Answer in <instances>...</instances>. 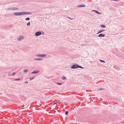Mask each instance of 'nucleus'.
<instances>
[{
    "label": "nucleus",
    "mask_w": 124,
    "mask_h": 124,
    "mask_svg": "<svg viewBox=\"0 0 124 124\" xmlns=\"http://www.w3.org/2000/svg\"><path fill=\"white\" fill-rule=\"evenodd\" d=\"M32 13L31 12H17L14 13V14L16 16H21L24 15L31 14Z\"/></svg>",
    "instance_id": "nucleus-1"
},
{
    "label": "nucleus",
    "mask_w": 124,
    "mask_h": 124,
    "mask_svg": "<svg viewBox=\"0 0 124 124\" xmlns=\"http://www.w3.org/2000/svg\"><path fill=\"white\" fill-rule=\"evenodd\" d=\"M78 68H80L83 69V68L82 67L80 66L77 64L73 65L71 66V68L72 69H76Z\"/></svg>",
    "instance_id": "nucleus-2"
},
{
    "label": "nucleus",
    "mask_w": 124,
    "mask_h": 124,
    "mask_svg": "<svg viewBox=\"0 0 124 124\" xmlns=\"http://www.w3.org/2000/svg\"><path fill=\"white\" fill-rule=\"evenodd\" d=\"M18 9V8L16 7H12L9 8H8V10L14 11L16 10H17Z\"/></svg>",
    "instance_id": "nucleus-3"
},
{
    "label": "nucleus",
    "mask_w": 124,
    "mask_h": 124,
    "mask_svg": "<svg viewBox=\"0 0 124 124\" xmlns=\"http://www.w3.org/2000/svg\"><path fill=\"white\" fill-rule=\"evenodd\" d=\"M24 39V37L22 36H20L17 38V40L19 41H21Z\"/></svg>",
    "instance_id": "nucleus-4"
},
{
    "label": "nucleus",
    "mask_w": 124,
    "mask_h": 124,
    "mask_svg": "<svg viewBox=\"0 0 124 124\" xmlns=\"http://www.w3.org/2000/svg\"><path fill=\"white\" fill-rule=\"evenodd\" d=\"M46 54H38L36 55V56L38 57H45L46 56Z\"/></svg>",
    "instance_id": "nucleus-5"
},
{
    "label": "nucleus",
    "mask_w": 124,
    "mask_h": 124,
    "mask_svg": "<svg viewBox=\"0 0 124 124\" xmlns=\"http://www.w3.org/2000/svg\"><path fill=\"white\" fill-rule=\"evenodd\" d=\"M41 34V32L40 31H38L35 33V35L37 36H39Z\"/></svg>",
    "instance_id": "nucleus-6"
},
{
    "label": "nucleus",
    "mask_w": 124,
    "mask_h": 124,
    "mask_svg": "<svg viewBox=\"0 0 124 124\" xmlns=\"http://www.w3.org/2000/svg\"><path fill=\"white\" fill-rule=\"evenodd\" d=\"M43 60V59L42 58H36L35 59V60L36 61H41Z\"/></svg>",
    "instance_id": "nucleus-7"
},
{
    "label": "nucleus",
    "mask_w": 124,
    "mask_h": 124,
    "mask_svg": "<svg viewBox=\"0 0 124 124\" xmlns=\"http://www.w3.org/2000/svg\"><path fill=\"white\" fill-rule=\"evenodd\" d=\"M105 36V35L102 33L98 35V37H104Z\"/></svg>",
    "instance_id": "nucleus-8"
},
{
    "label": "nucleus",
    "mask_w": 124,
    "mask_h": 124,
    "mask_svg": "<svg viewBox=\"0 0 124 124\" xmlns=\"http://www.w3.org/2000/svg\"><path fill=\"white\" fill-rule=\"evenodd\" d=\"M39 72L38 71H34L31 73V74H37Z\"/></svg>",
    "instance_id": "nucleus-9"
},
{
    "label": "nucleus",
    "mask_w": 124,
    "mask_h": 124,
    "mask_svg": "<svg viewBox=\"0 0 124 124\" xmlns=\"http://www.w3.org/2000/svg\"><path fill=\"white\" fill-rule=\"evenodd\" d=\"M105 31L104 30H99L98 31V32L97 33V34H98L99 33H101L102 32H103V31Z\"/></svg>",
    "instance_id": "nucleus-10"
},
{
    "label": "nucleus",
    "mask_w": 124,
    "mask_h": 124,
    "mask_svg": "<svg viewBox=\"0 0 124 124\" xmlns=\"http://www.w3.org/2000/svg\"><path fill=\"white\" fill-rule=\"evenodd\" d=\"M78 7H85V5L83 4L81 5L77 6Z\"/></svg>",
    "instance_id": "nucleus-11"
},
{
    "label": "nucleus",
    "mask_w": 124,
    "mask_h": 124,
    "mask_svg": "<svg viewBox=\"0 0 124 124\" xmlns=\"http://www.w3.org/2000/svg\"><path fill=\"white\" fill-rule=\"evenodd\" d=\"M95 13L98 14H101V13H100L97 10H95Z\"/></svg>",
    "instance_id": "nucleus-12"
},
{
    "label": "nucleus",
    "mask_w": 124,
    "mask_h": 124,
    "mask_svg": "<svg viewBox=\"0 0 124 124\" xmlns=\"http://www.w3.org/2000/svg\"><path fill=\"white\" fill-rule=\"evenodd\" d=\"M100 26L102 28H105L106 27L104 25H101Z\"/></svg>",
    "instance_id": "nucleus-13"
},
{
    "label": "nucleus",
    "mask_w": 124,
    "mask_h": 124,
    "mask_svg": "<svg viewBox=\"0 0 124 124\" xmlns=\"http://www.w3.org/2000/svg\"><path fill=\"white\" fill-rule=\"evenodd\" d=\"M28 71V69H25L24 70V73H26Z\"/></svg>",
    "instance_id": "nucleus-14"
},
{
    "label": "nucleus",
    "mask_w": 124,
    "mask_h": 124,
    "mask_svg": "<svg viewBox=\"0 0 124 124\" xmlns=\"http://www.w3.org/2000/svg\"><path fill=\"white\" fill-rule=\"evenodd\" d=\"M62 79L63 80H64L66 79V78L65 77L63 76L62 78Z\"/></svg>",
    "instance_id": "nucleus-15"
},
{
    "label": "nucleus",
    "mask_w": 124,
    "mask_h": 124,
    "mask_svg": "<svg viewBox=\"0 0 124 124\" xmlns=\"http://www.w3.org/2000/svg\"><path fill=\"white\" fill-rule=\"evenodd\" d=\"M30 25V22H29L27 24V25L28 26H29Z\"/></svg>",
    "instance_id": "nucleus-16"
},
{
    "label": "nucleus",
    "mask_w": 124,
    "mask_h": 124,
    "mask_svg": "<svg viewBox=\"0 0 124 124\" xmlns=\"http://www.w3.org/2000/svg\"><path fill=\"white\" fill-rule=\"evenodd\" d=\"M20 78H18L14 79V80L15 81H17V80H20Z\"/></svg>",
    "instance_id": "nucleus-17"
},
{
    "label": "nucleus",
    "mask_w": 124,
    "mask_h": 124,
    "mask_svg": "<svg viewBox=\"0 0 124 124\" xmlns=\"http://www.w3.org/2000/svg\"><path fill=\"white\" fill-rule=\"evenodd\" d=\"M30 18L28 17V18H26L25 19V20L26 21L29 20H30Z\"/></svg>",
    "instance_id": "nucleus-18"
},
{
    "label": "nucleus",
    "mask_w": 124,
    "mask_h": 124,
    "mask_svg": "<svg viewBox=\"0 0 124 124\" xmlns=\"http://www.w3.org/2000/svg\"><path fill=\"white\" fill-rule=\"evenodd\" d=\"M34 77H32L31 78H28V79H29L30 80H31L34 79Z\"/></svg>",
    "instance_id": "nucleus-19"
},
{
    "label": "nucleus",
    "mask_w": 124,
    "mask_h": 124,
    "mask_svg": "<svg viewBox=\"0 0 124 124\" xmlns=\"http://www.w3.org/2000/svg\"><path fill=\"white\" fill-rule=\"evenodd\" d=\"M67 18L71 20H73V19L69 17H68Z\"/></svg>",
    "instance_id": "nucleus-20"
},
{
    "label": "nucleus",
    "mask_w": 124,
    "mask_h": 124,
    "mask_svg": "<svg viewBox=\"0 0 124 124\" xmlns=\"http://www.w3.org/2000/svg\"><path fill=\"white\" fill-rule=\"evenodd\" d=\"M100 61L101 62H105L104 61H102V60H100Z\"/></svg>",
    "instance_id": "nucleus-21"
},
{
    "label": "nucleus",
    "mask_w": 124,
    "mask_h": 124,
    "mask_svg": "<svg viewBox=\"0 0 124 124\" xmlns=\"http://www.w3.org/2000/svg\"><path fill=\"white\" fill-rule=\"evenodd\" d=\"M68 111H66L65 112V115H67L68 114Z\"/></svg>",
    "instance_id": "nucleus-22"
},
{
    "label": "nucleus",
    "mask_w": 124,
    "mask_h": 124,
    "mask_svg": "<svg viewBox=\"0 0 124 124\" xmlns=\"http://www.w3.org/2000/svg\"><path fill=\"white\" fill-rule=\"evenodd\" d=\"M59 102H57L56 103H54V104H59Z\"/></svg>",
    "instance_id": "nucleus-23"
},
{
    "label": "nucleus",
    "mask_w": 124,
    "mask_h": 124,
    "mask_svg": "<svg viewBox=\"0 0 124 124\" xmlns=\"http://www.w3.org/2000/svg\"><path fill=\"white\" fill-rule=\"evenodd\" d=\"M16 74V73H13L12 74V76H14L15 74Z\"/></svg>",
    "instance_id": "nucleus-24"
},
{
    "label": "nucleus",
    "mask_w": 124,
    "mask_h": 124,
    "mask_svg": "<svg viewBox=\"0 0 124 124\" xmlns=\"http://www.w3.org/2000/svg\"><path fill=\"white\" fill-rule=\"evenodd\" d=\"M57 84L59 85H61L62 84L61 83H57Z\"/></svg>",
    "instance_id": "nucleus-25"
},
{
    "label": "nucleus",
    "mask_w": 124,
    "mask_h": 124,
    "mask_svg": "<svg viewBox=\"0 0 124 124\" xmlns=\"http://www.w3.org/2000/svg\"><path fill=\"white\" fill-rule=\"evenodd\" d=\"M95 10H92V11L95 12Z\"/></svg>",
    "instance_id": "nucleus-26"
},
{
    "label": "nucleus",
    "mask_w": 124,
    "mask_h": 124,
    "mask_svg": "<svg viewBox=\"0 0 124 124\" xmlns=\"http://www.w3.org/2000/svg\"><path fill=\"white\" fill-rule=\"evenodd\" d=\"M103 89H99L98 90H103Z\"/></svg>",
    "instance_id": "nucleus-27"
},
{
    "label": "nucleus",
    "mask_w": 124,
    "mask_h": 124,
    "mask_svg": "<svg viewBox=\"0 0 124 124\" xmlns=\"http://www.w3.org/2000/svg\"><path fill=\"white\" fill-rule=\"evenodd\" d=\"M28 83V82L27 81L25 82V84H27V83Z\"/></svg>",
    "instance_id": "nucleus-28"
},
{
    "label": "nucleus",
    "mask_w": 124,
    "mask_h": 124,
    "mask_svg": "<svg viewBox=\"0 0 124 124\" xmlns=\"http://www.w3.org/2000/svg\"><path fill=\"white\" fill-rule=\"evenodd\" d=\"M74 124H77V123H75Z\"/></svg>",
    "instance_id": "nucleus-29"
},
{
    "label": "nucleus",
    "mask_w": 124,
    "mask_h": 124,
    "mask_svg": "<svg viewBox=\"0 0 124 124\" xmlns=\"http://www.w3.org/2000/svg\"><path fill=\"white\" fill-rule=\"evenodd\" d=\"M44 34V33H43V34H42L43 35V34Z\"/></svg>",
    "instance_id": "nucleus-30"
}]
</instances>
